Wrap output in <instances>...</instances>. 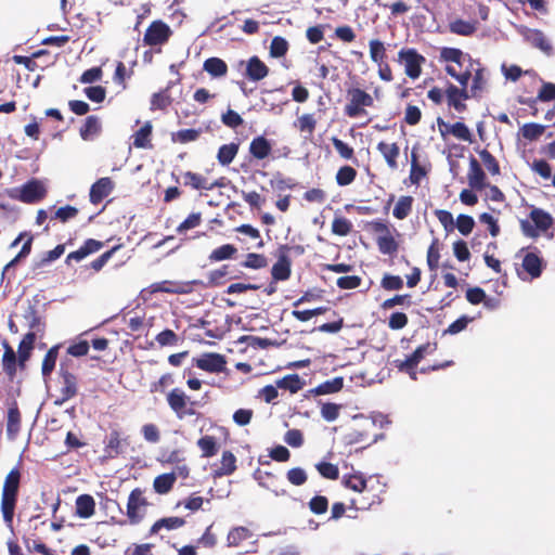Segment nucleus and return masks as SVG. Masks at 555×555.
I'll return each mask as SVG.
<instances>
[{"mask_svg": "<svg viewBox=\"0 0 555 555\" xmlns=\"http://www.w3.org/2000/svg\"><path fill=\"white\" fill-rule=\"evenodd\" d=\"M440 61L444 63L446 73L460 86H468L474 67L478 63L469 54L455 48H442Z\"/></svg>", "mask_w": 555, "mask_h": 555, "instance_id": "f257e3e1", "label": "nucleus"}, {"mask_svg": "<svg viewBox=\"0 0 555 555\" xmlns=\"http://www.w3.org/2000/svg\"><path fill=\"white\" fill-rule=\"evenodd\" d=\"M21 482L18 469H12L5 477L1 492V513L4 522L11 526L17 502V494Z\"/></svg>", "mask_w": 555, "mask_h": 555, "instance_id": "f03ea898", "label": "nucleus"}, {"mask_svg": "<svg viewBox=\"0 0 555 555\" xmlns=\"http://www.w3.org/2000/svg\"><path fill=\"white\" fill-rule=\"evenodd\" d=\"M9 196L23 203H36L46 196V184L37 179H33L21 188L9 190Z\"/></svg>", "mask_w": 555, "mask_h": 555, "instance_id": "7ed1b4c3", "label": "nucleus"}, {"mask_svg": "<svg viewBox=\"0 0 555 555\" xmlns=\"http://www.w3.org/2000/svg\"><path fill=\"white\" fill-rule=\"evenodd\" d=\"M398 62L403 65L404 73L411 79H417L422 74L425 57L414 49H402L398 53Z\"/></svg>", "mask_w": 555, "mask_h": 555, "instance_id": "20e7f679", "label": "nucleus"}, {"mask_svg": "<svg viewBox=\"0 0 555 555\" xmlns=\"http://www.w3.org/2000/svg\"><path fill=\"white\" fill-rule=\"evenodd\" d=\"M147 502L143 496V493L140 489H134L128 499L127 504V517L129 518L130 524L135 525L140 522L146 509Z\"/></svg>", "mask_w": 555, "mask_h": 555, "instance_id": "39448f33", "label": "nucleus"}, {"mask_svg": "<svg viewBox=\"0 0 555 555\" xmlns=\"http://www.w3.org/2000/svg\"><path fill=\"white\" fill-rule=\"evenodd\" d=\"M473 98L468 91V86H455L450 83L446 89V99L448 105L456 112L462 113L466 109L465 101Z\"/></svg>", "mask_w": 555, "mask_h": 555, "instance_id": "423d86ee", "label": "nucleus"}, {"mask_svg": "<svg viewBox=\"0 0 555 555\" xmlns=\"http://www.w3.org/2000/svg\"><path fill=\"white\" fill-rule=\"evenodd\" d=\"M472 85L468 87V91L473 98H480L488 89L489 85V73L488 70L480 64H476L474 67L473 75L470 77Z\"/></svg>", "mask_w": 555, "mask_h": 555, "instance_id": "0eeeda50", "label": "nucleus"}, {"mask_svg": "<svg viewBox=\"0 0 555 555\" xmlns=\"http://www.w3.org/2000/svg\"><path fill=\"white\" fill-rule=\"evenodd\" d=\"M171 34L167 24L162 21H154L144 34V42L149 46H156L166 42Z\"/></svg>", "mask_w": 555, "mask_h": 555, "instance_id": "6e6552de", "label": "nucleus"}, {"mask_svg": "<svg viewBox=\"0 0 555 555\" xmlns=\"http://www.w3.org/2000/svg\"><path fill=\"white\" fill-rule=\"evenodd\" d=\"M194 363L201 370L218 373L224 369L225 360L224 357L219 353H204L194 359Z\"/></svg>", "mask_w": 555, "mask_h": 555, "instance_id": "1a4fd4ad", "label": "nucleus"}, {"mask_svg": "<svg viewBox=\"0 0 555 555\" xmlns=\"http://www.w3.org/2000/svg\"><path fill=\"white\" fill-rule=\"evenodd\" d=\"M467 181L473 190L480 191L488 186L487 177L477 159H469Z\"/></svg>", "mask_w": 555, "mask_h": 555, "instance_id": "9d476101", "label": "nucleus"}, {"mask_svg": "<svg viewBox=\"0 0 555 555\" xmlns=\"http://www.w3.org/2000/svg\"><path fill=\"white\" fill-rule=\"evenodd\" d=\"M114 183L109 178L99 179L90 190V201L93 204L100 203L103 198L108 196L113 191Z\"/></svg>", "mask_w": 555, "mask_h": 555, "instance_id": "9b49d317", "label": "nucleus"}, {"mask_svg": "<svg viewBox=\"0 0 555 555\" xmlns=\"http://www.w3.org/2000/svg\"><path fill=\"white\" fill-rule=\"evenodd\" d=\"M236 469V457L231 451H223L220 465L212 470L214 478H221L223 476L232 475Z\"/></svg>", "mask_w": 555, "mask_h": 555, "instance_id": "f8f14e48", "label": "nucleus"}, {"mask_svg": "<svg viewBox=\"0 0 555 555\" xmlns=\"http://www.w3.org/2000/svg\"><path fill=\"white\" fill-rule=\"evenodd\" d=\"M430 345H424L418 347L411 357L401 363L400 370L408 371L411 378L416 379V372L413 370L420 361L424 358L425 353L430 351Z\"/></svg>", "mask_w": 555, "mask_h": 555, "instance_id": "ddd939ff", "label": "nucleus"}, {"mask_svg": "<svg viewBox=\"0 0 555 555\" xmlns=\"http://www.w3.org/2000/svg\"><path fill=\"white\" fill-rule=\"evenodd\" d=\"M267 65L257 56L250 57L246 63V76L254 81L263 79L268 75Z\"/></svg>", "mask_w": 555, "mask_h": 555, "instance_id": "4468645a", "label": "nucleus"}, {"mask_svg": "<svg viewBox=\"0 0 555 555\" xmlns=\"http://www.w3.org/2000/svg\"><path fill=\"white\" fill-rule=\"evenodd\" d=\"M377 150L383 155L388 167L391 170H396L398 168L397 158L400 153L399 146L396 143L379 142Z\"/></svg>", "mask_w": 555, "mask_h": 555, "instance_id": "2eb2a0df", "label": "nucleus"}, {"mask_svg": "<svg viewBox=\"0 0 555 555\" xmlns=\"http://www.w3.org/2000/svg\"><path fill=\"white\" fill-rule=\"evenodd\" d=\"M95 512L94 499L89 494L79 495L76 499V514L80 518H90Z\"/></svg>", "mask_w": 555, "mask_h": 555, "instance_id": "dca6fc26", "label": "nucleus"}, {"mask_svg": "<svg viewBox=\"0 0 555 555\" xmlns=\"http://www.w3.org/2000/svg\"><path fill=\"white\" fill-rule=\"evenodd\" d=\"M186 399L185 393L180 389H173L167 396L168 404L180 418L185 414Z\"/></svg>", "mask_w": 555, "mask_h": 555, "instance_id": "f3484780", "label": "nucleus"}, {"mask_svg": "<svg viewBox=\"0 0 555 555\" xmlns=\"http://www.w3.org/2000/svg\"><path fill=\"white\" fill-rule=\"evenodd\" d=\"M530 219L531 221L534 223L537 230L540 232H545L546 230H548L552 224H553V218L552 216L540 209V208H534L531 210L530 212Z\"/></svg>", "mask_w": 555, "mask_h": 555, "instance_id": "a211bd4d", "label": "nucleus"}, {"mask_svg": "<svg viewBox=\"0 0 555 555\" xmlns=\"http://www.w3.org/2000/svg\"><path fill=\"white\" fill-rule=\"evenodd\" d=\"M21 429V414L17 406L13 405L8 411L7 435L9 439L16 438Z\"/></svg>", "mask_w": 555, "mask_h": 555, "instance_id": "6ab92c4d", "label": "nucleus"}, {"mask_svg": "<svg viewBox=\"0 0 555 555\" xmlns=\"http://www.w3.org/2000/svg\"><path fill=\"white\" fill-rule=\"evenodd\" d=\"M203 68L214 78L223 77L228 73V66L225 62L219 57L207 59L204 62Z\"/></svg>", "mask_w": 555, "mask_h": 555, "instance_id": "aec40b11", "label": "nucleus"}, {"mask_svg": "<svg viewBox=\"0 0 555 555\" xmlns=\"http://www.w3.org/2000/svg\"><path fill=\"white\" fill-rule=\"evenodd\" d=\"M305 386V382L298 374L286 375L283 378L276 380V387L296 393L301 390Z\"/></svg>", "mask_w": 555, "mask_h": 555, "instance_id": "412c9836", "label": "nucleus"}, {"mask_svg": "<svg viewBox=\"0 0 555 555\" xmlns=\"http://www.w3.org/2000/svg\"><path fill=\"white\" fill-rule=\"evenodd\" d=\"M101 131V122L98 117H87L85 125L80 129V135L83 140H92Z\"/></svg>", "mask_w": 555, "mask_h": 555, "instance_id": "4be33fe9", "label": "nucleus"}, {"mask_svg": "<svg viewBox=\"0 0 555 555\" xmlns=\"http://www.w3.org/2000/svg\"><path fill=\"white\" fill-rule=\"evenodd\" d=\"M152 125L146 122L133 134V145L138 149H150L151 144Z\"/></svg>", "mask_w": 555, "mask_h": 555, "instance_id": "5701e85b", "label": "nucleus"}, {"mask_svg": "<svg viewBox=\"0 0 555 555\" xmlns=\"http://www.w3.org/2000/svg\"><path fill=\"white\" fill-rule=\"evenodd\" d=\"M427 175V170L424 166L418 163L416 149L413 147L411 153V171H410V181L413 184H420L423 178Z\"/></svg>", "mask_w": 555, "mask_h": 555, "instance_id": "b1692460", "label": "nucleus"}, {"mask_svg": "<svg viewBox=\"0 0 555 555\" xmlns=\"http://www.w3.org/2000/svg\"><path fill=\"white\" fill-rule=\"evenodd\" d=\"M184 525V519L180 517H167L162 518L157 520L152 527H151V534L158 533L162 529L166 530H173L181 528Z\"/></svg>", "mask_w": 555, "mask_h": 555, "instance_id": "393cba45", "label": "nucleus"}, {"mask_svg": "<svg viewBox=\"0 0 555 555\" xmlns=\"http://www.w3.org/2000/svg\"><path fill=\"white\" fill-rule=\"evenodd\" d=\"M249 151L254 157L263 159L270 154L271 145L267 139L258 137L251 141Z\"/></svg>", "mask_w": 555, "mask_h": 555, "instance_id": "a878e982", "label": "nucleus"}, {"mask_svg": "<svg viewBox=\"0 0 555 555\" xmlns=\"http://www.w3.org/2000/svg\"><path fill=\"white\" fill-rule=\"evenodd\" d=\"M197 447L203 457H211L218 452L219 446L217 439L212 436H203L197 440Z\"/></svg>", "mask_w": 555, "mask_h": 555, "instance_id": "bb28decb", "label": "nucleus"}, {"mask_svg": "<svg viewBox=\"0 0 555 555\" xmlns=\"http://www.w3.org/2000/svg\"><path fill=\"white\" fill-rule=\"evenodd\" d=\"M343 485L354 492H362L366 488V479L361 473L345 475Z\"/></svg>", "mask_w": 555, "mask_h": 555, "instance_id": "cd10ccee", "label": "nucleus"}, {"mask_svg": "<svg viewBox=\"0 0 555 555\" xmlns=\"http://www.w3.org/2000/svg\"><path fill=\"white\" fill-rule=\"evenodd\" d=\"M522 267L532 278H539L542 272V260L530 253L525 256Z\"/></svg>", "mask_w": 555, "mask_h": 555, "instance_id": "c85d7f7f", "label": "nucleus"}, {"mask_svg": "<svg viewBox=\"0 0 555 555\" xmlns=\"http://www.w3.org/2000/svg\"><path fill=\"white\" fill-rule=\"evenodd\" d=\"M344 386V379L343 377H335L331 380H326L322 384H320L318 387H315L312 392L314 395H328V393H335L339 391Z\"/></svg>", "mask_w": 555, "mask_h": 555, "instance_id": "c756f323", "label": "nucleus"}, {"mask_svg": "<svg viewBox=\"0 0 555 555\" xmlns=\"http://www.w3.org/2000/svg\"><path fill=\"white\" fill-rule=\"evenodd\" d=\"M370 57L375 64L384 63L386 60L385 43L378 39H372L369 42Z\"/></svg>", "mask_w": 555, "mask_h": 555, "instance_id": "7c9ffc66", "label": "nucleus"}, {"mask_svg": "<svg viewBox=\"0 0 555 555\" xmlns=\"http://www.w3.org/2000/svg\"><path fill=\"white\" fill-rule=\"evenodd\" d=\"M291 263L286 257H281L272 267V276L274 280L284 281L289 278Z\"/></svg>", "mask_w": 555, "mask_h": 555, "instance_id": "2f4dec72", "label": "nucleus"}, {"mask_svg": "<svg viewBox=\"0 0 555 555\" xmlns=\"http://www.w3.org/2000/svg\"><path fill=\"white\" fill-rule=\"evenodd\" d=\"M526 38L532 46L539 48L543 52H545V53L551 52L552 47L543 33H541L539 30H530V31H528Z\"/></svg>", "mask_w": 555, "mask_h": 555, "instance_id": "473e14b6", "label": "nucleus"}, {"mask_svg": "<svg viewBox=\"0 0 555 555\" xmlns=\"http://www.w3.org/2000/svg\"><path fill=\"white\" fill-rule=\"evenodd\" d=\"M412 196H401L395 205L393 216L399 220L406 218L412 210Z\"/></svg>", "mask_w": 555, "mask_h": 555, "instance_id": "72a5a7b5", "label": "nucleus"}, {"mask_svg": "<svg viewBox=\"0 0 555 555\" xmlns=\"http://www.w3.org/2000/svg\"><path fill=\"white\" fill-rule=\"evenodd\" d=\"M237 151H238V145L235 143L222 145L218 151V155H217L218 162L223 166L229 165L230 163H232V160L236 156Z\"/></svg>", "mask_w": 555, "mask_h": 555, "instance_id": "f704fd0d", "label": "nucleus"}, {"mask_svg": "<svg viewBox=\"0 0 555 555\" xmlns=\"http://www.w3.org/2000/svg\"><path fill=\"white\" fill-rule=\"evenodd\" d=\"M2 366L4 372L13 377L16 372V354L14 350L8 346L4 345V353L2 358Z\"/></svg>", "mask_w": 555, "mask_h": 555, "instance_id": "c9c22d12", "label": "nucleus"}, {"mask_svg": "<svg viewBox=\"0 0 555 555\" xmlns=\"http://www.w3.org/2000/svg\"><path fill=\"white\" fill-rule=\"evenodd\" d=\"M35 343V334L28 333L25 335L23 340L21 341L18 346V362L21 365H24V363L29 358L30 351L33 349Z\"/></svg>", "mask_w": 555, "mask_h": 555, "instance_id": "e433bc0d", "label": "nucleus"}, {"mask_svg": "<svg viewBox=\"0 0 555 555\" xmlns=\"http://www.w3.org/2000/svg\"><path fill=\"white\" fill-rule=\"evenodd\" d=\"M175 483V474H163L154 479V489L159 494H165L170 491Z\"/></svg>", "mask_w": 555, "mask_h": 555, "instance_id": "4c0bfd02", "label": "nucleus"}, {"mask_svg": "<svg viewBox=\"0 0 555 555\" xmlns=\"http://www.w3.org/2000/svg\"><path fill=\"white\" fill-rule=\"evenodd\" d=\"M184 184L190 185L195 190H211L214 186L207 184V180L203 178L202 176L188 171L183 175Z\"/></svg>", "mask_w": 555, "mask_h": 555, "instance_id": "58836bf2", "label": "nucleus"}, {"mask_svg": "<svg viewBox=\"0 0 555 555\" xmlns=\"http://www.w3.org/2000/svg\"><path fill=\"white\" fill-rule=\"evenodd\" d=\"M449 132L451 135L455 137L459 140L472 143L473 142V134L468 127L463 122H455L452 124L449 128Z\"/></svg>", "mask_w": 555, "mask_h": 555, "instance_id": "ea45409f", "label": "nucleus"}, {"mask_svg": "<svg viewBox=\"0 0 555 555\" xmlns=\"http://www.w3.org/2000/svg\"><path fill=\"white\" fill-rule=\"evenodd\" d=\"M251 538V533L245 527L232 529L228 534V543L230 546H237L242 541Z\"/></svg>", "mask_w": 555, "mask_h": 555, "instance_id": "a19ab883", "label": "nucleus"}, {"mask_svg": "<svg viewBox=\"0 0 555 555\" xmlns=\"http://www.w3.org/2000/svg\"><path fill=\"white\" fill-rule=\"evenodd\" d=\"M235 253L236 248L233 245L225 244L214 249L209 256V259L211 261H222L232 258Z\"/></svg>", "mask_w": 555, "mask_h": 555, "instance_id": "79ce46f5", "label": "nucleus"}, {"mask_svg": "<svg viewBox=\"0 0 555 555\" xmlns=\"http://www.w3.org/2000/svg\"><path fill=\"white\" fill-rule=\"evenodd\" d=\"M357 176V171L350 166L341 167L336 173V182L338 185L345 186L350 184Z\"/></svg>", "mask_w": 555, "mask_h": 555, "instance_id": "37998d69", "label": "nucleus"}, {"mask_svg": "<svg viewBox=\"0 0 555 555\" xmlns=\"http://www.w3.org/2000/svg\"><path fill=\"white\" fill-rule=\"evenodd\" d=\"M351 222L343 217H336L332 223V232L339 236L348 235L351 231Z\"/></svg>", "mask_w": 555, "mask_h": 555, "instance_id": "c03bdc74", "label": "nucleus"}, {"mask_svg": "<svg viewBox=\"0 0 555 555\" xmlns=\"http://www.w3.org/2000/svg\"><path fill=\"white\" fill-rule=\"evenodd\" d=\"M350 100L354 102L356 105L371 106L373 104L372 96L361 89H352L349 91Z\"/></svg>", "mask_w": 555, "mask_h": 555, "instance_id": "a18cd8bd", "label": "nucleus"}, {"mask_svg": "<svg viewBox=\"0 0 555 555\" xmlns=\"http://www.w3.org/2000/svg\"><path fill=\"white\" fill-rule=\"evenodd\" d=\"M288 50V42L282 37H274L270 46V54L273 57L284 56Z\"/></svg>", "mask_w": 555, "mask_h": 555, "instance_id": "49530a36", "label": "nucleus"}, {"mask_svg": "<svg viewBox=\"0 0 555 555\" xmlns=\"http://www.w3.org/2000/svg\"><path fill=\"white\" fill-rule=\"evenodd\" d=\"M545 126L539 124H526L521 128V134L525 139L535 140L543 134Z\"/></svg>", "mask_w": 555, "mask_h": 555, "instance_id": "de8ad7c7", "label": "nucleus"}, {"mask_svg": "<svg viewBox=\"0 0 555 555\" xmlns=\"http://www.w3.org/2000/svg\"><path fill=\"white\" fill-rule=\"evenodd\" d=\"M151 292L152 293L163 292V293H171V294H181V293H184L185 291H184L183 286H181V285L173 284L171 282H160V283H155V284L151 285Z\"/></svg>", "mask_w": 555, "mask_h": 555, "instance_id": "09e8293b", "label": "nucleus"}, {"mask_svg": "<svg viewBox=\"0 0 555 555\" xmlns=\"http://www.w3.org/2000/svg\"><path fill=\"white\" fill-rule=\"evenodd\" d=\"M315 468L318 472L323 476L324 478L335 480L338 478L339 470L338 467L332 463L327 462H320L315 465Z\"/></svg>", "mask_w": 555, "mask_h": 555, "instance_id": "8fccbe9b", "label": "nucleus"}, {"mask_svg": "<svg viewBox=\"0 0 555 555\" xmlns=\"http://www.w3.org/2000/svg\"><path fill=\"white\" fill-rule=\"evenodd\" d=\"M384 229L387 230L386 227H384ZM377 243L379 250L384 254H389L397 249V244L388 231L378 237Z\"/></svg>", "mask_w": 555, "mask_h": 555, "instance_id": "3c124183", "label": "nucleus"}, {"mask_svg": "<svg viewBox=\"0 0 555 555\" xmlns=\"http://www.w3.org/2000/svg\"><path fill=\"white\" fill-rule=\"evenodd\" d=\"M438 240L435 238L427 250V264L431 271H436L439 264Z\"/></svg>", "mask_w": 555, "mask_h": 555, "instance_id": "603ef678", "label": "nucleus"}, {"mask_svg": "<svg viewBox=\"0 0 555 555\" xmlns=\"http://www.w3.org/2000/svg\"><path fill=\"white\" fill-rule=\"evenodd\" d=\"M475 225V221L470 216L460 215L454 223L461 234L468 235Z\"/></svg>", "mask_w": 555, "mask_h": 555, "instance_id": "864d4df0", "label": "nucleus"}, {"mask_svg": "<svg viewBox=\"0 0 555 555\" xmlns=\"http://www.w3.org/2000/svg\"><path fill=\"white\" fill-rule=\"evenodd\" d=\"M57 358V347H52L46 354L43 361H42V374L44 376L50 375V373L53 371L55 366Z\"/></svg>", "mask_w": 555, "mask_h": 555, "instance_id": "5fc2aeb1", "label": "nucleus"}, {"mask_svg": "<svg viewBox=\"0 0 555 555\" xmlns=\"http://www.w3.org/2000/svg\"><path fill=\"white\" fill-rule=\"evenodd\" d=\"M341 405L336 403H324L321 406V415L327 422H334L339 416Z\"/></svg>", "mask_w": 555, "mask_h": 555, "instance_id": "6e6d98bb", "label": "nucleus"}, {"mask_svg": "<svg viewBox=\"0 0 555 555\" xmlns=\"http://www.w3.org/2000/svg\"><path fill=\"white\" fill-rule=\"evenodd\" d=\"M479 156L485 167L489 170V172H491L492 175L500 173V166L491 153H489L487 150H481L479 152Z\"/></svg>", "mask_w": 555, "mask_h": 555, "instance_id": "4d7b16f0", "label": "nucleus"}, {"mask_svg": "<svg viewBox=\"0 0 555 555\" xmlns=\"http://www.w3.org/2000/svg\"><path fill=\"white\" fill-rule=\"evenodd\" d=\"M287 479L294 486H301L307 481V474L302 468H292L287 472Z\"/></svg>", "mask_w": 555, "mask_h": 555, "instance_id": "13d9d810", "label": "nucleus"}, {"mask_svg": "<svg viewBox=\"0 0 555 555\" xmlns=\"http://www.w3.org/2000/svg\"><path fill=\"white\" fill-rule=\"evenodd\" d=\"M267 266V260L262 255L250 253L246 256L244 267L260 269Z\"/></svg>", "mask_w": 555, "mask_h": 555, "instance_id": "bf43d9fd", "label": "nucleus"}, {"mask_svg": "<svg viewBox=\"0 0 555 555\" xmlns=\"http://www.w3.org/2000/svg\"><path fill=\"white\" fill-rule=\"evenodd\" d=\"M436 216L439 220V222L443 225L444 230L447 232H451L454 229V219L450 211L448 210H436Z\"/></svg>", "mask_w": 555, "mask_h": 555, "instance_id": "052dcab7", "label": "nucleus"}, {"mask_svg": "<svg viewBox=\"0 0 555 555\" xmlns=\"http://www.w3.org/2000/svg\"><path fill=\"white\" fill-rule=\"evenodd\" d=\"M199 135V131L195 129H183L173 134V140L181 143L195 141Z\"/></svg>", "mask_w": 555, "mask_h": 555, "instance_id": "680f3d73", "label": "nucleus"}, {"mask_svg": "<svg viewBox=\"0 0 555 555\" xmlns=\"http://www.w3.org/2000/svg\"><path fill=\"white\" fill-rule=\"evenodd\" d=\"M479 220H480V222L485 223L488 227L489 232L493 237L499 235L500 227L498 224L496 219H494L493 216H491L490 214L483 212L480 215Z\"/></svg>", "mask_w": 555, "mask_h": 555, "instance_id": "e2e57ef3", "label": "nucleus"}, {"mask_svg": "<svg viewBox=\"0 0 555 555\" xmlns=\"http://www.w3.org/2000/svg\"><path fill=\"white\" fill-rule=\"evenodd\" d=\"M76 383L70 375L64 376V386L62 388V399L68 400L76 395Z\"/></svg>", "mask_w": 555, "mask_h": 555, "instance_id": "0e129e2a", "label": "nucleus"}, {"mask_svg": "<svg viewBox=\"0 0 555 555\" xmlns=\"http://www.w3.org/2000/svg\"><path fill=\"white\" fill-rule=\"evenodd\" d=\"M309 506L314 514H323L327 511L328 502L325 496L318 495L311 499Z\"/></svg>", "mask_w": 555, "mask_h": 555, "instance_id": "69168bd1", "label": "nucleus"}, {"mask_svg": "<svg viewBox=\"0 0 555 555\" xmlns=\"http://www.w3.org/2000/svg\"><path fill=\"white\" fill-rule=\"evenodd\" d=\"M361 284V279L357 275L341 276L337 280V286L341 289L357 288Z\"/></svg>", "mask_w": 555, "mask_h": 555, "instance_id": "338daca9", "label": "nucleus"}, {"mask_svg": "<svg viewBox=\"0 0 555 555\" xmlns=\"http://www.w3.org/2000/svg\"><path fill=\"white\" fill-rule=\"evenodd\" d=\"M538 99L543 102L555 100V85L551 82H544L538 94Z\"/></svg>", "mask_w": 555, "mask_h": 555, "instance_id": "774afa93", "label": "nucleus"}]
</instances>
